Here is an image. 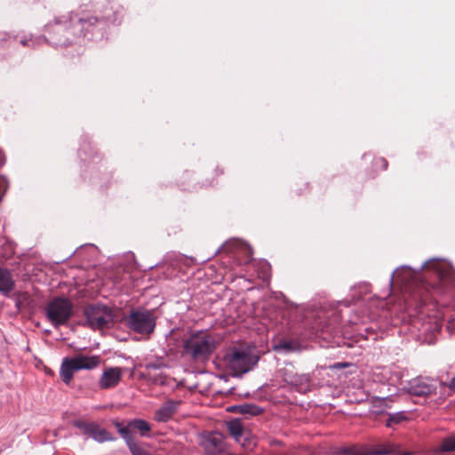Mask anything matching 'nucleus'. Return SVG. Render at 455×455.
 <instances>
[{
	"mask_svg": "<svg viewBox=\"0 0 455 455\" xmlns=\"http://www.w3.org/2000/svg\"><path fill=\"white\" fill-rule=\"evenodd\" d=\"M424 267L434 270L440 276V278L449 276L452 271V267L450 262L441 259H435L426 262L421 267V268Z\"/></svg>",
	"mask_w": 455,
	"mask_h": 455,
	"instance_id": "nucleus-11",
	"label": "nucleus"
},
{
	"mask_svg": "<svg viewBox=\"0 0 455 455\" xmlns=\"http://www.w3.org/2000/svg\"><path fill=\"white\" fill-rule=\"evenodd\" d=\"M349 365L350 364L348 363H334L333 365H331L330 368L331 369H344Z\"/></svg>",
	"mask_w": 455,
	"mask_h": 455,
	"instance_id": "nucleus-27",
	"label": "nucleus"
},
{
	"mask_svg": "<svg viewBox=\"0 0 455 455\" xmlns=\"http://www.w3.org/2000/svg\"><path fill=\"white\" fill-rule=\"evenodd\" d=\"M101 19H104V20H110V16L106 14L104 15L103 17H101Z\"/></svg>",
	"mask_w": 455,
	"mask_h": 455,
	"instance_id": "nucleus-29",
	"label": "nucleus"
},
{
	"mask_svg": "<svg viewBox=\"0 0 455 455\" xmlns=\"http://www.w3.org/2000/svg\"><path fill=\"white\" fill-rule=\"evenodd\" d=\"M128 327L140 334L149 335L156 328L154 314L146 309L133 310L126 318Z\"/></svg>",
	"mask_w": 455,
	"mask_h": 455,
	"instance_id": "nucleus-5",
	"label": "nucleus"
},
{
	"mask_svg": "<svg viewBox=\"0 0 455 455\" xmlns=\"http://www.w3.org/2000/svg\"><path fill=\"white\" fill-rule=\"evenodd\" d=\"M442 385L448 387L453 393H455V377H452L449 383H443Z\"/></svg>",
	"mask_w": 455,
	"mask_h": 455,
	"instance_id": "nucleus-25",
	"label": "nucleus"
},
{
	"mask_svg": "<svg viewBox=\"0 0 455 455\" xmlns=\"http://www.w3.org/2000/svg\"><path fill=\"white\" fill-rule=\"evenodd\" d=\"M14 281L11 273L3 267H0V292L6 295L12 291Z\"/></svg>",
	"mask_w": 455,
	"mask_h": 455,
	"instance_id": "nucleus-14",
	"label": "nucleus"
},
{
	"mask_svg": "<svg viewBox=\"0 0 455 455\" xmlns=\"http://www.w3.org/2000/svg\"><path fill=\"white\" fill-rule=\"evenodd\" d=\"M368 455H389L396 451V447L392 443H380L371 448L367 447Z\"/></svg>",
	"mask_w": 455,
	"mask_h": 455,
	"instance_id": "nucleus-16",
	"label": "nucleus"
},
{
	"mask_svg": "<svg viewBox=\"0 0 455 455\" xmlns=\"http://www.w3.org/2000/svg\"><path fill=\"white\" fill-rule=\"evenodd\" d=\"M221 443V436L220 435H212L210 436L206 440V448L209 449V445L211 444L213 448L219 449Z\"/></svg>",
	"mask_w": 455,
	"mask_h": 455,
	"instance_id": "nucleus-22",
	"label": "nucleus"
},
{
	"mask_svg": "<svg viewBox=\"0 0 455 455\" xmlns=\"http://www.w3.org/2000/svg\"><path fill=\"white\" fill-rule=\"evenodd\" d=\"M113 424L116 427L118 433L120 434L121 437L124 439L125 443H127V441H130L132 438V435L130 434L129 422L126 424V426H124L119 421H114Z\"/></svg>",
	"mask_w": 455,
	"mask_h": 455,
	"instance_id": "nucleus-20",
	"label": "nucleus"
},
{
	"mask_svg": "<svg viewBox=\"0 0 455 455\" xmlns=\"http://www.w3.org/2000/svg\"><path fill=\"white\" fill-rule=\"evenodd\" d=\"M397 274V277H400L402 276L403 278V282H407L408 281V277L412 275V271H411V268L410 267H402L400 269H397L395 272H394L391 276H390V280H389V283H390V286L393 285V282H394V278H395V274Z\"/></svg>",
	"mask_w": 455,
	"mask_h": 455,
	"instance_id": "nucleus-21",
	"label": "nucleus"
},
{
	"mask_svg": "<svg viewBox=\"0 0 455 455\" xmlns=\"http://www.w3.org/2000/svg\"><path fill=\"white\" fill-rule=\"evenodd\" d=\"M408 392L412 395H426L431 393V387L420 379H414L409 382Z\"/></svg>",
	"mask_w": 455,
	"mask_h": 455,
	"instance_id": "nucleus-13",
	"label": "nucleus"
},
{
	"mask_svg": "<svg viewBox=\"0 0 455 455\" xmlns=\"http://www.w3.org/2000/svg\"><path fill=\"white\" fill-rule=\"evenodd\" d=\"M92 20H93L94 22H96L98 20V18L89 19L88 20H85L84 19H80L79 21L81 23H83V26H84L86 23H89L90 25L92 24Z\"/></svg>",
	"mask_w": 455,
	"mask_h": 455,
	"instance_id": "nucleus-28",
	"label": "nucleus"
},
{
	"mask_svg": "<svg viewBox=\"0 0 455 455\" xmlns=\"http://www.w3.org/2000/svg\"><path fill=\"white\" fill-rule=\"evenodd\" d=\"M57 44H60V45H66L67 44L66 42H58Z\"/></svg>",
	"mask_w": 455,
	"mask_h": 455,
	"instance_id": "nucleus-31",
	"label": "nucleus"
},
{
	"mask_svg": "<svg viewBox=\"0 0 455 455\" xmlns=\"http://www.w3.org/2000/svg\"><path fill=\"white\" fill-rule=\"evenodd\" d=\"M283 348L285 351H291L292 349L291 344L288 342H284L283 344H280L279 346L275 347V349Z\"/></svg>",
	"mask_w": 455,
	"mask_h": 455,
	"instance_id": "nucleus-26",
	"label": "nucleus"
},
{
	"mask_svg": "<svg viewBox=\"0 0 455 455\" xmlns=\"http://www.w3.org/2000/svg\"><path fill=\"white\" fill-rule=\"evenodd\" d=\"M215 348V339L207 331H200L193 333L185 341L184 350L193 359L208 356Z\"/></svg>",
	"mask_w": 455,
	"mask_h": 455,
	"instance_id": "nucleus-2",
	"label": "nucleus"
},
{
	"mask_svg": "<svg viewBox=\"0 0 455 455\" xmlns=\"http://www.w3.org/2000/svg\"><path fill=\"white\" fill-rule=\"evenodd\" d=\"M242 411L252 415H258L261 412V409L255 405H244L242 407Z\"/></svg>",
	"mask_w": 455,
	"mask_h": 455,
	"instance_id": "nucleus-23",
	"label": "nucleus"
},
{
	"mask_svg": "<svg viewBox=\"0 0 455 455\" xmlns=\"http://www.w3.org/2000/svg\"><path fill=\"white\" fill-rule=\"evenodd\" d=\"M100 364V357L97 355H78L62 361L60 375L64 383L69 384L74 372L80 370H92Z\"/></svg>",
	"mask_w": 455,
	"mask_h": 455,
	"instance_id": "nucleus-3",
	"label": "nucleus"
},
{
	"mask_svg": "<svg viewBox=\"0 0 455 455\" xmlns=\"http://www.w3.org/2000/svg\"><path fill=\"white\" fill-rule=\"evenodd\" d=\"M144 371L142 375L149 381L156 385H164L165 383L164 370L167 368L163 359H156L142 365Z\"/></svg>",
	"mask_w": 455,
	"mask_h": 455,
	"instance_id": "nucleus-7",
	"label": "nucleus"
},
{
	"mask_svg": "<svg viewBox=\"0 0 455 455\" xmlns=\"http://www.w3.org/2000/svg\"><path fill=\"white\" fill-rule=\"evenodd\" d=\"M122 373V369L119 367L107 368L99 380V386L102 389H108L117 386L121 380Z\"/></svg>",
	"mask_w": 455,
	"mask_h": 455,
	"instance_id": "nucleus-10",
	"label": "nucleus"
},
{
	"mask_svg": "<svg viewBox=\"0 0 455 455\" xmlns=\"http://www.w3.org/2000/svg\"><path fill=\"white\" fill-rule=\"evenodd\" d=\"M130 432L137 430L141 436H148L151 431L149 423L141 419H134L129 421Z\"/></svg>",
	"mask_w": 455,
	"mask_h": 455,
	"instance_id": "nucleus-17",
	"label": "nucleus"
},
{
	"mask_svg": "<svg viewBox=\"0 0 455 455\" xmlns=\"http://www.w3.org/2000/svg\"><path fill=\"white\" fill-rule=\"evenodd\" d=\"M86 322L84 325L92 329H102L113 321L112 311L106 306L95 305L84 309Z\"/></svg>",
	"mask_w": 455,
	"mask_h": 455,
	"instance_id": "nucleus-6",
	"label": "nucleus"
},
{
	"mask_svg": "<svg viewBox=\"0 0 455 455\" xmlns=\"http://www.w3.org/2000/svg\"><path fill=\"white\" fill-rule=\"evenodd\" d=\"M381 162L383 163V166H384V168H386V167H387V162H386V160H385V159H381Z\"/></svg>",
	"mask_w": 455,
	"mask_h": 455,
	"instance_id": "nucleus-30",
	"label": "nucleus"
},
{
	"mask_svg": "<svg viewBox=\"0 0 455 455\" xmlns=\"http://www.w3.org/2000/svg\"><path fill=\"white\" fill-rule=\"evenodd\" d=\"M403 418H404V417H403L401 413H398V414H396V415H393V416H391V417L388 419V420H387V426H391V423H392V422L398 423V422H400Z\"/></svg>",
	"mask_w": 455,
	"mask_h": 455,
	"instance_id": "nucleus-24",
	"label": "nucleus"
},
{
	"mask_svg": "<svg viewBox=\"0 0 455 455\" xmlns=\"http://www.w3.org/2000/svg\"><path fill=\"white\" fill-rule=\"evenodd\" d=\"M343 455H368L367 447L365 446H351L340 449L338 452Z\"/></svg>",
	"mask_w": 455,
	"mask_h": 455,
	"instance_id": "nucleus-19",
	"label": "nucleus"
},
{
	"mask_svg": "<svg viewBox=\"0 0 455 455\" xmlns=\"http://www.w3.org/2000/svg\"><path fill=\"white\" fill-rule=\"evenodd\" d=\"M258 361L259 356L247 347L232 348L223 357L225 366L237 377L251 371Z\"/></svg>",
	"mask_w": 455,
	"mask_h": 455,
	"instance_id": "nucleus-1",
	"label": "nucleus"
},
{
	"mask_svg": "<svg viewBox=\"0 0 455 455\" xmlns=\"http://www.w3.org/2000/svg\"><path fill=\"white\" fill-rule=\"evenodd\" d=\"M228 428L230 435L236 440L239 441L243 434V427L239 420H232L228 422Z\"/></svg>",
	"mask_w": 455,
	"mask_h": 455,
	"instance_id": "nucleus-18",
	"label": "nucleus"
},
{
	"mask_svg": "<svg viewBox=\"0 0 455 455\" xmlns=\"http://www.w3.org/2000/svg\"><path fill=\"white\" fill-rule=\"evenodd\" d=\"M283 379L289 385L296 387L299 391L308 389L310 378L307 374H298L292 368L281 370Z\"/></svg>",
	"mask_w": 455,
	"mask_h": 455,
	"instance_id": "nucleus-9",
	"label": "nucleus"
},
{
	"mask_svg": "<svg viewBox=\"0 0 455 455\" xmlns=\"http://www.w3.org/2000/svg\"><path fill=\"white\" fill-rule=\"evenodd\" d=\"M76 426L81 429L84 434L90 435L97 443L114 442L116 438L105 428H101L94 422L84 423L76 422Z\"/></svg>",
	"mask_w": 455,
	"mask_h": 455,
	"instance_id": "nucleus-8",
	"label": "nucleus"
},
{
	"mask_svg": "<svg viewBox=\"0 0 455 455\" xmlns=\"http://www.w3.org/2000/svg\"><path fill=\"white\" fill-rule=\"evenodd\" d=\"M180 405L179 401L168 400L155 413V419L158 422L168 421L176 412Z\"/></svg>",
	"mask_w": 455,
	"mask_h": 455,
	"instance_id": "nucleus-12",
	"label": "nucleus"
},
{
	"mask_svg": "<svg viewBox=\"0 0 455 455\" xmlns=\"http://www.w3.org/2000/svg\"><path fill=\"white\" fill-rule=\"evenodd\" d=\"M432 455H442L443 452L455 451V435L444 438L439 446L431 449Z\"/></svg>",
	"mask_w": 455,
	"mask_h": 455,
	"instance_id": "nucleus-15",
	"label": "nucleus"
},
{
	"mask_svg": "<svg viewBox=\"0 0 455 455\" xmlns=\"http://www.w3.org/2000/svg\"><path fill=\"white\" fill-rule=\"evenodd\" d=\"M72 310L73 305L66 298H54L45 308L46 316L54 327L65 325L71 316Z\"/></svg>",
	"mask_w": 455,
	"mask_h": 455,
	"instance_id": "nucleus-4",
	"label": "nucleus"
}]
</instances>
